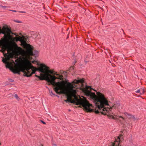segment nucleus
I'll return each instance as SVG.
<instances>
[{
  "instance_id": "1",
  "label": "nucleus",
  "mask_w": 146,
  "mask_h": 146,
  "mask_svg": "<svg viewBox=\"0 0 146 146\" xmlns=\"http://www.w3.org/2000/svg\"><path fill=\"white\" fill-rule=\"evenodd\" d=\"M27 38L24 36L16 38V40L20 41L22 45L26 47V50L23 49L21 47L18 46L16 44H15L16 51L18 54L21 55V57L15 60L16 63L13 60H12V63L15 64L14 67H11L12 63L8 61L10 58L13 57L12 53H9V50L7 53L4 54L5 58H3L2 61L6 64V68H10L14 73L19 74L21 71L24 73L25 76L28 77L31 76L33 74H35L36 71L41 72L42 74H45L48 70V67L44 64H41L39 67L36 68L31 63L30 60L32 58L30 56L35 55V54L33 52L32 47L27 43Z\"/></svg>"
},
{
  "instance_id": "2",
  "label": "nucleus",
  "mask_w": 146,
  "mask_h": 146,
  "mask_svg": "<svg viewBox=\"0 0 146 146\" xmlns=\"http://www.w3.org/2000/svg\"><path fill=\"white\" fill-rule=\"evenodd\" d=\"M84 82L83 79L78 80H75L72 82V83H68V88H66L65 86L54 90L57 94H64L66 95L67 100H65V102H69L76 105H80L82 107L85 111L87 112H93L94 110L92 109V104H90L84 97L82 96L83 98H82L79 95L77 96L76 94L78 91V89L80 88V90L87 96L83 90L82 88L88 86H86L85 87H84L82 84Z\"/></svg>"
},
{
  "instance_id": "3",
  "label": "nucleus",
  "mask_w": 146,
  "mask_h": 146,
  "mask_svg": "<svg viewBox=\"0 0 146 146\" xmlns=\"http://www.w3.org/2000/svg\"><path fill=\"white\" fill-rule=\"evenodd\" d=\"M92 90L93 89L90 87L87 86L86 88H82L83 90L86 94L93 100L94 102L98 109L97 110L95 109V113L98 114L99 112H101L102 114L107 115L108 117L111 116L110 114H108V113H107L106 110H108V113L111 114H112V113L110 111L111 108H118L119 106V104L117 103L113 104L112 107L110 106V107H108L107 108H105V106L109 105L108 101L107 98L105 97L103 94L99 92L98 93L97 96H96L94 93L91 92Z\"/></svg>"
},
{
  "instance_id": "4",
  "label": "nucleus",
  "mask_w": 146,
  "mask_h": 146,
  "mask_svg": "<svg viewBox=\"0 0 146 146\" xmlns=\"http://www.w3.org/2000/svg\"><path fill=\"white\" fill-rule=\"evenodd\" d=\"M53 74L54 75L48 73L46 74L40 73V76L37 75L35 76L40 80H44L50 83V84L52 85L54 87L53 88L54 90L65 86V84L63 81L56 82L55 81L56 79L63 80V78L62 75L57 74L56 72H55L54 73H53Z\"/></svg>"
},
{
  "instance_id": "5",
  "label": "nucleus",
  "mask_w": 146,
  "mask_h": 146,
  "mask_svg": "<svg viewBox=\"0 0 146 146\" xmlns=\"http://www.w3.org/2000/svg\"><path fill=\"white\" fill-rule=\"evenodd\" d=\"M12 32L11 30L8 28H7L4 26L2 29L0 27V34L3 33L4 34V36L3 38H2L1 40H0V46L2 47V50L3 52L5 50L8 49L9 48V46L11 43H13L14 46L16 50V46L15 44H16L15 42V41H17V37H16L15 38L12 37V36L10 35Z\"/></svg>"
},
{
  "instance_id": "6",
  "label": "nucleus",
  "mask_w": 146,
  "mask_h": 146,
  "mask_svg": "<svg viewBox=\"0 0 146 146\" xmlns=\"http://www.w3.org/2000/svg\"><path fill=\"white\" fill-rule=\"evenodd\" d=\"M108 110H106V111L107 113H108L109 114H110V115L111 116L109 117L110 118H111L113 119H118L122 122H123V121L124 120V118L123 117L121 116H117L116 115H115L114 113H112V114H111L108 113Z\"/></svg>"
},
{
  "instance_id": "7",
  "label": "nucleus",
  "mask_w": 146,
  "mask_h": 146,
  "mask_svg": "<svg viewBox=\"0 0 146 146\" xmlns=\"http://www.w3.org/2000/svg\"><path fill=\"white\" fill-rule=\"evenodd\" d=\"M122 136V135H120L116 139H115L114 143H111L110 146H120V143L121 141V140L123 139Z\"/></svg>"
},
{
  "instance_id": "8",
  "label": "nucleus",
  "mask_w": 146,
  "mask_h": 146,
  "mask_svg": "<svg viewBox=\"0 0 146 146\" xmlns=\"http://www.w3.org/2000/svg\"><path fill=\"white\" fill-rule=\"evenodd\" d=\"M145 92V90L144 88H141L135 91V92L137 93H139L140 95H142Z\"/></svg>"
},
{
  "instance_id": "9",
  "label": "nucleus",
  "mask_w": 146,
  "mask_h": 146,
  "mask_svg": "<svg viewBox=\"0 0 146 146\" xmlns=\"http://www.w3.org/2000/svg\"><path fill=\"white\" fill-rule=\"evenodd\" d=\"M125 115L128 118L131 119L134 121H135L136 120V118L134 116H132V115L128 114L127 113H126Z\"/></svg>"
},
{
  "instance_id": "10",
  "label": "nucleus",
  "mask_w": 146,
  "mask_h": 146,
  "mask_svg": "<svg viewBox=\"0 0 146 146\" xmlns=\"http://www.w3.org/2000/svg\"><path fill=\"white\" fill-rule=\"evenodd\" d=\"M48 69V70L46 71V73L45 74H46L47 73L49 74V73H50L51 74H53V71L51 70H49Z\"/></svg>"
},
{
  "instance_id": "11",
  "label": "nucleus",
  "mask_w": 146,
  "mask_h": 146,
  "mask_svg": "<svg viewBox=\"0 0 146 146\" xmlns=\"http://www.w3.org/2000/svg\"><path fill=\"white\" fill-rule=\"evenodd\" d=\"M15 98H16V99L19 100V97L17 95V94H15Z\"/></svg>"
},
{
  "instance_id": "12",
  "label": "nucleus",
  "mask_w": 146,
  "mask_h": 146,
  "mask_svg": "<svg viewBox=\"0 0 146 146\" xmlns=\"http://www.w3.org/2000/svg\"><path fill=\"white\" fill-rule=\"evenodd\" d=\"M31 62L33 63H35V62H36L35 60L32 61Z\"/></svg>"
},
{
  "instance_id": "13",
  "label": "nucleus",
  "mask_w": 146,
  "mask_h": 146,
  "mask_svg": "<svg viewBox=\"0 0 146 146\" xmlns=\"http://www.w3.org/2000/svg\"><path fill=\"white\" fill-rule=\"evenodd\" d=\"M50 95H54V94H53V93H52V91H50Z\"/></svg>"
},
{
  "instance_id": "14",
  "label": "nucleus",
  "mask_w": 146,
  "mask_h": 146,
  "mask_svg": "<svg viewBox=\"0 0 146 146\" xmlns=\"http://www.w3.org/2000/svg\"><path fill=\"white\" fill-rule=\"evenodd\" d=\"M41 121L43 124H46L45 123V122H44V121H43L41 120Z\"/></svg>"
},
{
  "instance_id": "15",
  "label": "nucleus",
  "mask_w": 146,
  "mask_h": 146,
  "mask_svg": "<svg viewBox=\"0 0 146 146\" xmlns=\"http://www.w3.org/2000/svg\"><path fill=\"white\" fill-rule=\"evenodd\" d=\"M10 11H13V12H17V11H15V10H11Z\"/></svg>"
},
{
  "instance_id": "16",
  "label": "nucleus",
  "mask_w": 146,
  "mask_h": 146,
  "mask_svg": "<svg viewBox=\"0 0 146 146\" xmlns=\"http://www.w3.org/2000/svg\"><path fill=\"white\" fill-rule=\"evenodd\" d=\"M9 95H10V96H9V97H10L13 96L11 94H9Z\"/></svg>"
},
{
  "instance_id": "17",
  "label": "nucleus",
  "mask_w": 146,
  "mask_h": 146,
  "mask_svg": "<svg viewBox=\"0 0 146 146\" xmlns=\"http://www.w3.org/2000/svg\"><path fill=\"white\" fill-rule=\"evenodd\" d=\"M36 52V54H37L38 53V52L37 51H35Z\"/></svg>"
},
{
  "instance_id": "18",
  "label": "nucleus",
  "mask_w": 146,
  "mask_h": 146,
  "mask_svg": "<svg viewBox=\"0 0 146 146\" xmlns=\"http://www.w3.org/2000/svg\"><path fill=\"white\" fill-rule=\"evenodd\" d=\"M19 12H21V13H24V12H23V11H20Z\"/></svg>"
},
{
  "instance_id": "19",
  "label": "nucleus",
  "mask_w": 146,
  "mask_h": 146,
  "mask_svg": "<svg viewBox=\"0 0 146 146\" xmlns=\"http://www.w3.org/2000/svg\"><path fill=\"white\" fill-rule=\"evenodd\" d=\"M17 22L18 23H20V22H18V21H17Z\"/></svg>"
}]
</instances>
